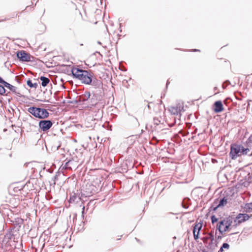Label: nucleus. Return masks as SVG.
I'll list each match as a JSON object with an SVG mask.
<instances>
[{
  "label": "nucleus",
  "instance_id": "1",
  "mask_svg": "<svg viewBox=\"0 0 252 252\" xmlns=\"http://www.w3.org/2000/svg\"><path fill=\"white\" fill-rule=\"evenodd\" d=\"M70 72L73 78L80 81L82 84L91 85L95 89H100L102 87L101 80L97 79L90 70L83 69L79 66H73Z\"/></svg>",
  "mask_w": 252,
  "mask_h": 252
},
{
  "label": "nucleus",
  "instance_id": "2",
  "mask_svg": "<svg viewBox=\"0 0 252 252\" xmlns=\"http://www.w3.org/2000/svg\"><path fill=\"white\" fill-rule=\"evenodd\" d=\"M242 155L252 156V135L243 145L235 144L231 145L229 156L232 159H235Z\"/></svg>",
  "mask_w": 252,
  "mask_h": 252
},
{
  "label": "nucleus",
  "instance_id": "3",
  "mask_svg": "<svg viewBox=\"0 0 252 252\" xmlns=\"http://www.w3.org/2000/svg\"><path fill=\"white\" fill-rule=\"evenodd\" d=\"M91 94L89 92H85L83 94L80 95L77 97L76 101L82 103L84 104H87L88 107L92 108V106H95L97 104L96 99L95 98H90Z\"/></svg>",
  "mask_w": 252,
  "mask_h": 252
},
{
  "label": "nucleus",
  "instance_id": "4",
  "mask_svg": "<svg viewBox=\"0 0 252 252\" xmlns=\"http://www.w3.org/2000/svg\"><path fill=\"white\" fill-rule=\"evenodd\" d=\"M233 220L231 218H227L221 220L217 225V229L220 234L227 231L229 228L232 225Z\"/></svg>",
  "mask_w": 252,
  "mask_h": 252
},
{
  "label": "nucleus",
  "instance_id": "5",
  "mask_svg": "<svg viewBox=\"0 0 252 252\" xmlns=\"http://www.w3.org/2000/svg\"><path fill=\"white\" fill-rule=\"evenodd\" d=\"M250 216L247 214H239L234 220V224L233 225V226L236 227L242 222L248 220Z\"/></svg>",
  "mask_w": 252,
  "mask_h": 252
},
{
  "label": "nucleus",
  "instance_id": "6",
  "mask_svg": "<svg viewBox=\"0 0 252 252\" xmlns=\"http://www.w3.org/2000/svg\"><path fill=\"white\" fill-rule=\"evenodd\" d=\"M16 57L21 62H29L30 60V53L25 50H20L16 52Z\"/></svg>",
  "mask_w": 252,
  "mask_h": 252
},
{
  "label": "nucleus",
  "instance_id": "7",
  "mask_svg": "<svg viewBox=\"0 0 252 252\" xmlns=\"http://www.w3.org/2000/svg\"><path fill=\"white\" fill-rule=\"evenodd\" d=\"M164 114V111H157L154 118V125L158 126L160 123L163 124L165 121Z\"/></svg>",
  "mask_w": 252,
  "mask_h": 252
},
{
  "label": "nucleus",
  "instance_id": "8",
  "mask_svg": "<svg viewBox=\"0 0 252 252\" xmlns=\"http://www.w3.org/2000/svg\"><path fill=\"white\" fill-rule=\"evenodd\" d=\"M52 125L53 123L50 120H42L39 123V127L43 131L49 130Z\"/></svg>",
  "mask_w": 252,
  "mask_h": 252
},
{
  "label": "nucleus",
  "instance_id": "9",
  "mask_svg": "<svg viewBox=\"0 0 252 252\" xmlns=\"http://www.w3.org/2000/svg\"><path fill=\"white\" fill-rule=\"evenodd\" d=\"M31 114L39 119H43L47 118L49 113L48 111H29Z\"/></svg>",
  "mask_w": 252,
  "mask_h": 252
},
{
  "label": "nucleus",
  "instance_id": "10",
  "mask_svg": "<svg viewBox=\"0 0 252 252\" xmlns=\"http://www.w3.org/2000/svg\"><path fill=\"white\" fill-rule=\"evenodd\" d=\"M5 88L8 89L11 92L14 93L16 95L19 97H25L24 95L21 94L19 92L17 91V88L7 82L4 86Z\"/></svg>",
  "mask_w": 252,
  "mask_h": 252
},
{
  "label": "nucleus",
  "instance_id": "11",
  "mask_svg": "<svg viewBox=\"0 0 252 252\" xmlns=\"http://www.w3.org/2000/svg\"><path fill=\"white\" fill-rule=\"evenodd\" d=\"M212 109L214 111L224 110L222 101L220 100L216 101L213 104Z\"/></svg>",
  "mask_w": 252,
  "mask_h": 252
},
{
  "label": "nucleus",
  "instance_id": "12",
  "mask_svg": "<svg viewBox=\"0 0 252 252\" xmlns=\"http://www.w3.org/2000/svg\"><path fill=\"white\" fill-rule=\"evenodd\" d=\"M171 108L172 110L176 111H181V110H186L185 108V105L184 102L180 100H177L176 105L174 106H172Z\"/></svg>",
  "mask_w": 252,
  "mask_h": 252
},
{
  "label": "nucleus",
  "instance_id": "13",
  "mask_svg": "<svg viewBox=\"0 0 252 252\" xmlns=\"http://www.w3.org/2000/svg\"><path fill=\"white\" fill-rule=\"evenodd\" d=\"M93 113L92 115H93L92 119L91 118H88V121L90 120H98L100 119L102 116L103 111H92Z\"/></svg>",
  "mask_w": 252,
  "mask_h": 252
},
{
  "label": "nucleus",
  "instance_id": "14",
  "mask_svg": "<svg viewBox=\"0 0 252 252\" xmlns=\"http://www.w3.org/2000/svg\"><path fill=\"white\" fill-rule=\"evenodd\" d=\"M64 177V175L63 173H61L60 172H56L55 176L53 178V184L55 185L57 182Z\"/></svg>",
  "mask_w": 252,
  "mask_h": 252
},
{
  "label": "nucleus",
  "instance_id": "15",
  "mask_svg": "<svg viewBox=\"0 0 252 252\" xmlns=\"http://www.w3.org/2000/svg\"><path fill=\"white\" fill-rule=\"evenodd\" d=\"M40 80L41 81V85L42 87H46L50 82V79L44 76H41L39 78Z\"/></svg>",
  "mask_w": 252,
  "mask_h": 252
},
{
  "label": "nucleus",
  "instance_id": "16",
  "mask_svg": "<svg viewBox=\"0 0 252 252\" xmlns=\"http://www.w3.org/2000/svg\"><path fill=\"white\" fill-rule=\"evenodd\" d=\"M27 85L30 88H34V89H36L37 88V86H38V84L37 83H32V81L30 79H29L27 81Z\"/></svg>",
  "mask_w": 252,
  "mask_h": 252
},
{
  "label": "nucleus",
  "instance_id": "17",
  "mask_svg": "<svg viewBox=\"0 0 252 252\" xmlns=\"http://www.w3.org/2000/svg\"><path fill=\"white\" fill-rule=\"evenodd\" d=\"M227 202V199L225 197L221 198L219 201L218 205L214 209V210H216L217 208H219V207H220L221 206H223L224 205L226 204Z\"/></svg>",
  "mask_w": 252,
  "mask_h": 252
},
{
  "label": "nucleus",
  "instance_id": "18",
  "mask_svg": "<svg viewBox=\"0 0 252 252\" xmlns=\"http://www.w3.org/2000/svg\"><path fill=\"white\" fill-rule=\"evenodd\" d=\"M27 110H51L49 109H45L43 108L36 107L34 106H30Z\"/></svg>",
  "mask_w": 252,
  "mask_h": 252
},
{
  "label": "nucleus",
  "instance_id": "19",
  "mask_svg": "<svg viewBox=\"0 0 252 252\" xmlns=\"http://www.w3.org/2000/svg\"><path fill=\"white\" fill-rule=\"evenodd\" d=\"M202 227V224L201 223H198L197 224H196L194 227L193 231L195 232L196 230H197V231H198V232H199Z\"/></svg>",
  "mask_w": 252,
  "mask_h": 252
},
{
  "label": "nucleus",
  "instance_id": "20",
  "mask_svg": "<svg viewBox=\"0 0 252 252\" xmlns=\"http://www.w3.org/2000/svg\"><path fill=\"white\" fill-rule=\"evenodd\" d=\"M189 198H184L182 202V206L184 208H188L189 207Z\"/></svg>",
  "mask_w": 252,
  "mask_h": 252
},
{
  "label": "nucleus",
  "instance_id": "21",
  "mask_svg": "<svg viewBox=\"0 0 252 252\" xmlns=\"http://www.w3.org/2000/svg\"><path fill=\"white\" fill-rule=\"evenodd\" d=\"M5 87L3 85H0V94L3 95L6 93V90Z\"/></svg>",
  "mask_w": 252,
  "mask_h": 252
},
{
  "label": "nucleus",
  "instance_id": "22",
  "mask_svg": "<svg viewBox=\"0 0 252 252\" xmlns=\"http://www.w3.org/2000/svg\"><path fill=\"white\" fill-rule=\"evenodd\" d=\"M245 209L249 211L252 210V203L247 204L246 205Z\"/></svg>",
  "mask_w": 252,
  "mask_h": 252
},
{
  "label": "nucleus",
  "instance_id": "23",
  "mask_svg": "<svg viewBox=\"0 0 252 252\" xmlns=\"http://www.w3.org/2000/svg\"><path fill=\"white\" fill-rule=\"evenodd\" d=\"M208 238L213 242L214 241L213 232H211L208 234Z\"/></svg>",
  "mask_w": 252,
  "mask_h": 252
},
{
  "label": "nucleus",
  "instance_id": "24",
  "mask_svg": "<svg viewBox=\"0 0 252 252\" xmlns=\"http://www.w3.org/2000/svg\"><path fill=\"white\" fill-rule=\"evenodd\" d=\"M230 84V82L228 80L225 81V82L223 83L222 88L223 89L225 88L228 85Z\"/></svg>",
  "mask_w": 252,
  "mask_h": 252
},
{
  "label": "nucleus",
  "instance_id": "25",
  "mask_svg": "<svg viewBox=\"0 0 252 252\" xmlns=\"http://www.w3.org/2000/svg\"><path fill=\"white\" fill-rule=\"evenodd\" d=\"M218 219L215 217V215H213L211 216V220L212 223H214L215 222L218 221Z\"/></svg>",
  "mask_w": 252,
  "mask_h": 252
},
{
  "label": "nucleus",
  "instance_id": "26",
  "mask_svg": "<svg viewBox=\"0 0 252 252\" xmlns=\"http://www.w3.org/2000/svg\"><path fill=\"white\" fill-rule=\"evenodd\" d=\"M193 233L194 239L195 240H196L197 239H198V236H199V232H198V231H197V233H195V232L193 231Z\"/></svg>",
  "mask_w": 252,
  "mask_h": 252
},
{
  "label": "nucleus",
  "instance_id": "27",
  "mask_svg": "<svg viewBox=\"0 0 252 252\" xmlns=\"http://www.w3.org/2000/svg\"><path fill=\"white\" fill-rule=\"evenodd\" d=\"M221 247H222V248L225 249H228L229 248V244L226 243H223Z\"/></svg>",
  "mask_w": 252,
  "mask_h": 252
},
{
  "label": "nucleus",
  "instance_id": "28",
  "mask_svg": "<svg viewBox=\"0 0 252 252\" xmlns=\"http://www.w3.org/2000/svg\"><path fill=\"white\" fill-rule=\"evenodd\" d=\"M70 162H71V161H70V160L67 161V162H66L65 163V165H64L63 168H64L65 169H71V167L68 166V165H69V164L70 163Z\"/></svg>",
  "mask_w": 252,
  "mask_h": 252
},
{
  "label": "nucleus",
  "instance_id": "29",
  "mask_svg": "<svg viewBox=\"0 0 252 252\" xmlns=\"http://www.w3.org/2000/svg\"><path fill=\"white\" fill-rule=\"evenodd\" d=\"M7 83L6 81H5L2 77L0 76V83L3 86L5 85V84Z\"/></svg>",
  "mask_w": 252,
  "mask_h": 252
},
{
  "label": "nucleus",
  "instance_id": "30",
  "mask_svg": "<svg viewBox=\"0 0 252 252\" xmlns=\"http://www.w3.org/2000/svg\"><path fill=\"white\" fill-rule=\"evenodd\" d=\"M61 66H62V67H66V68H65V69L64 70V71H65H65H66V72H68V71H69V70H68V68L69 67H70V65H65V64H62V65H61Z\"/></svg>",
  "mask_w": 252,
  "mask_h": 252
},
{
  "label": "nucleus",
  "instance_id": "31",
  "mask_svg": "<svg viewBox=\"0 0 252 252\" xmlns=\"http://www.w3.org/2000/svg\"><path fill=\"white\" fill-rule=\"evenodd\" d=\"M215 246H216V245H214L213 242H212V241H211V243L208 245V247H209V248L212 249H214Z\"/></svg>",
  "mask_w": 252,
  "mask_h": 252
},
{
  "label": "nucleus",
  "instance_id": "32",
  "mask_svg": "<svg viewBox=\"0 0 252 252\" xmlns=\"http://www.w3.org/2000/svg\"><path fill=\"white\" fill-rule=\"evenodd\" d=\"M30 62H35L36 58L34 57H33V56H32V55H31L30 54Z\"/></svg>",
  "mask_w": 252,
  "mask_h": 252
},
{
  "label": "nucleus",
  "instance_id": "33",
  "mask_svg": "<svg viewBox=\"0 0 252 252\" xmlns=\"http://www.w3.org/2000/svg\"><path fill=\"white\" fill-rule=\"evenodd\" d=\"M151 104H153V103L151 102V103H149L146 105V107H147L148 109H151Z\"/></svg>",
  "mask_w": 252,
  "mask_h": 252
},
{
  "label": "nucleus",
  "instance_id": "34",
  "mask_svg": "<svg viewBox=\"0 0 252 252\" xmlns=\"http://www.w3.org/2000/svg\"><path fill=\"white\" fill-rule=\"evenodd\" d=\"M84 210H85V207L83 206V207L82 208V217H84Z\"/></svg>",
  "mask_w": 252,
  "mask_h": 252
},
{
  "label": "nucleus",
  "instance_id": "35",
  "mask_svg": "<svg viewBox=\"0 0 252 252\" xmlns=\"http://www.w3.org/2000/svg\"><path fill=\"white\" fill-rule=\"evenodd\" d=\"M192 52H200V50L197 49H194L191 50Z\"/></svg>",
  "mask_w": 252,
  "mask_h": 252
},
{
  "label": "nucleus",
  "instance_id": "36",
  "mask_svg": "<svg viewBox=\"0 0 252 252\" xmlns=\"http://www.w3.org/2000/svg\"><path fill=\"white\" fill-rule=\"evenodd\" d=\"M208 237H204V238H203V242H204V243H205V242H206L207 241V240H208Z\"/></svg>",
  "mask_w": 252,
  "mask_h": 252
},
{
  "label": "nucleus",
  "instance_id": "37",
  "mask_svg": "<svg viewBox=\"0 0 252 252\" xmlns=\"http://www.w3.org/2000/svg\"><path fill=\"white\" fill-rule=\"evenodd\" d=\"M227 101H229V102H231L232 99L230 98H227L226 99L225 102H227Z\"/></svg>",
  "mask_w": 252,
  "mask_h": 252
},
{
  "label": "nucleus",
  "instance_id": "38",
  "mask_svg": "<svg viewBox=\"0 0 252 252\" xmlns=\"http://www.w3.org/2000/svg\"><path fill=\"white\" fill-rule=\"evenodd\" d=\"M223 248H222V247H221V248H220L219 252H223Z\"/></svg>",
  "mask_w": 252,
  "mask_h": 252
},
{
  "label": "nucleus",
  "instance_id": "39",
  "mask_svg": "<svg viewBox=\"0 0 252 252\" xmlns=\"http://www.w3.org/2000/svg\"><path fill=\"white\" fill-rule=\"evenodd\" d=\"M170 82L168 80L167 81L166 84V87L167 88L168 85L169 84Z\"/></svg>",
  "mask_w": 252,
  "mask_h": 252
},
{
  "label": "nucleus",
  "instance_id": "40",
  "mask_svg": "<svg viewBox=\"0 0 252 252\" xmlns=\"http://www.w3.org/2000/svg\"><path fill=\"white\" fill-rule=\"evenodd\" d=\"M31 103L30 102H26V104H25L24 105L29 106V104Z\"/></svg>",
  "mask_w": 252,
  "mask_h": 252
},
{
  "label": "nucleus",
  "instance_id": "41",
  "mask_svg": "<svg viewBox=\"0 0 252 252\" xmlns=\"http://www.w3.org/2000/svg\"><path fill=\"white\" fill-rule=\"evenodd\" d=\"M185 108H189V107L188 106V105L187 104H186V105H185Z\"/></svg>",
  "mask_w": 252,
  "mask_h": 252
},
{
  "label": "nucleus",
  "instance_id": "42",
  "mask_svg": "<svg viewBox=\"0 0 252 252\" xmlns=\"http://www.w3.org/2000/svg\"><path fill=\"white\" fill-rule=\"evenodd\" d=\"M188 104H189L190 106L192 105V103H190L189 102H188Z\"/></svg>",
  "mask_w": 252,
  "mask_h": 252
},
{
  "label": "nucleus",
  "instance_id": "43",
  "mask_svg": "<svg viewBox=\"0 0 252 252\" xmlns=\"http://www.w3.org/2000/svg\"><path fill=\"white\" fill-rule=\"evenodd\" d=\"M177 112H178V111H174V112L173 113V114H174V115L176 114H177Z\"/></svg>",
  "mask_w": 252,
  "mask_h": 252
},
{
  "label": "nucleus",
  "instance_id": "44",
  "mask_svg": "<svg viewBox=\"0 0 252 252\" xmlns=\"http://www.w3.org/2000/svg\"><path fill=\"white\" fill-rule=\"evenodd\" d=\"M97 43H98V44H101V43L99 41H97Z\"/></svg>",
  "mask_w": 252,
  "mask_h": 252
},
{
  "label": "nucleus",
  "instance_id": "45",
  "mask_svg": "<svg viewBox=\"0 0 252 252\" xmlns=\"http://www.w3.org/2000/svg\"><path fill=\"white\" fill-rule=\"evenodd\" d=\"M95 53H96V54H100V52H98V51H96V52H95V53L94 54H95Z\"/></svg>",
  "mask_w": 252,
  "mask_h": 252
},
{
  "label": "nucleus",
  "instance_id": "46",
  "mask_svg": "<svg viewBox=\"0 0 252 252\" xmlns=\"http://www.w3.org/2000/svg\"><path fill=\"white\" fill-rule=\"evenodd\" d=\"M228 111H230V108L229 107H228Z\"/></svg>",
  "mask_w": 252,
  "mask_h": 252
},
{
  "label": "nucleus",
  "instance_id": "47",
  "mask_svg": "<svg viewBox=\"0 0 252 252\" xmlns=\"http://www.w3.org/2000/svg\"><path fill=\"white\" fill-rule=\"evenodd\" d=\"M9 92L5 94L6 95H8Z\"/></svg>",
  "mask_w": 252,
  "mask_h": 252
},
{
  "label": "nucleus",
  "instance_id": "48",
  "mask_svg": "<svg viewBox=\"0 0 252 252\" xmlns=\"http://www.w3.org/2000/svg\"><path fill=\"white\" fill-rule=\"evenodd\" d=\"M83 44L81 43L80 44V46H83Z\"/></svg>",
  "mask_w": 252,
  "mask_h": 252
},
{
  "label": "nucleus",
  "instance_id": "49",
  "mask_svg": "<svg viewBox=\"0 0 252 252\" xmlns=\"http://www.w3.org/2000/svg\"><path fill=\"white\" fill-rule=\"evenodd\" d=\"M216 112H220V111H215Z\"/></svg>",
  "mask_w": 252,
  "mask_h": 252
},
{
  "label": "nucleus",
  "instance_id": "50",
  "mask_svg": "<svg viewBox=\"0 0 252 252\" xmlns=\"http://www.w3.org/2000/svg\"><path fill=\"white\" fill-rule=\"evenodd\" d=\"M78 110L81 111V110H82V109H78Z\"/></svg>",
  "mask_w": 252,
  "mask_h": 252
}]
</instances>
